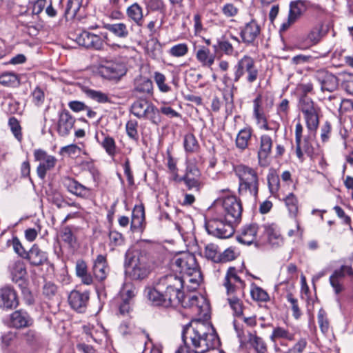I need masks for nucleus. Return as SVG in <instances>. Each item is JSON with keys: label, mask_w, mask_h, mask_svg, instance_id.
<instances>
[{"label": "nucleus", "mask_w": 353, "mask_h": 353, "mask_svg": "<svg viewBox=\"0 0 353 353\" xmlns=\"http://www.w3.org/2000/svg\"><path fill=\"white\" fill-rule=\"evenodd\" d=\"M268 183L270 191L272 194L277 192L279 188V176L270 174L268 176Z\"/></svg>", "instance_id": "e2e57ef3"}, {"label": "nucleus", "mask_w": 353, "mask_h": 353, "mask_svg": "<svg viewBox=\"0 0 353 353\" xmlns=\"http://www.w3.org/2000/svg\"><path fill=\"white\" fill-rule=\"evenodd\" d=\"M155 107L145 99L136 101L131 107L132 113L138 118L153 119Z\"/></svg>", "instance_id": "2eb2a0df"}, {"label": "nucleus", "mask_w": 353, "mask_h": 353, "mask_svg": "<svg viewBox=\"0 0 353 353\" xmlns=\"http://www.w3.org/2000/svg\"><path fill=\"white\" fill-rule=\"evenodd\" d=\"M170 268L173 272L184 275L199 267L192 253L182 252L173 256L170 262Z\"/></svg>", "instance_id": "0eeeda50"}, {"label": "nucleus", "mask_w": 353, "mask_h": 353, "mask_svg": "<svg viewBox=\"0 0 353 353\" xmlns=\"http://www.w3.org/2000/svg\"><path fill=\"white\" fill-rule=\"evenodd\" d=\"M183 145L187 152H196L199 149V144L192 134H188L185 136Z\"/></svg>", "instance_id": "c03bdc74"}, {"label": "nucleus", "mask_w": 353, "mask_h": 353, "mask_svg": "<svg viewBox=\"0 0 353 353\" xmlns=\"http://www.w3.org/2000/svg\"><path fill=\"white\" fill-rule=\"evenodd\" d=\"M195 56L197 61L204 67L210 68L214 63L215 55L205 46H200Z\"/></svg>", "instance_id": "7c9ffc66"}, {"label": "nucleus", "mask_w": 353, "mask_h": 353, "mask_svg": "<svg viewBox=\"0 0 353 353\" xmlns=\"http://www.w3.org/2000/svg\"><path fill=\"white\" fill-rule=\"evenodd\" d=\"M12 280L14 282H18L22 280L26 275V269L24 263L21 261H17L12 263L10 266Z\"/></svg>", "instance_id": "58836bf2"}, {"label": "nucleus", "mask_w": 353, "mask_h": 353, "mask_svg": "<svg viewBox=\"0 0 353 353\" xmlns=\"http://www.w3.org/2000/svg\"><path fill=\"white\" fill-rule=\"evenodd\" d=\"M188 46L186 43H182L172 46L168 53L174 57H181L186 55L188 52Z\"/></svg>", "instance_id": "8fccbe9b"}, {"label": "nucleus", "mask_w": 353, "mask_h": 353, "mask_svg": "<svg viewBox=\"0 0 353 353\" xmlns=\"http://www.w3.org/2000/svg\"><path fill=\"white\" fill-rule=\"evenodd\" d=\"M103 28L120 39H125L130 34L127 25L122 22L114 23H104Z\"/></svg>", "instance_id": "2f4dec72"}, {"label": "nucleus", "mask_w": 353, "mask_h": 353, "mask_svg": "<svg viewBox=\"0 0 353 353\" xmlns=\"http://www.w3.org/2000/svg\"><path fill=\"white\" fill-rule=\"evenodd\" d=\"M254 60L249 56H243L234 67L233 81L237 83L248 70L255 67Z\"/></svg>", "instance_id": "aec40b11"}, {"label": "nucleus", "mask_w": 353, "mask_h": 353, "mask_svg": "<svg viewBox=\"0 0 353 353\" xmlns=\"http://www.w3.org/2000/svg\"><path fill=\"white\" fill-rule=\"evenodd\" d=\"M223 14L226 17H233L237 15L239 9L232 3H226L221 8Z\"/></svg>", "instance_id": "0e129e2a"}, {"label": "nucleus", "mask_w": 353, "mask_h": 353, "mask_svg": "<svg viewBox=\"0 0 353 353\" xmlns=\"http://www.w3.org/2000/svg\"><path fill=\"white\" fill-rule=\"evenodd\" d=\"M84 92L87 97L99 103H106L110 101L108 94L101 91L87 88L84 90Z\"/></svg>", "instance_id": "de8ad7c7"}, {"label": "nucleus", "mask_w": 353, "mask_h": 353, "mask_svg": "<svg viewBox=\"0 0 353 353\" xmlns=\"http://www.w3.org/2000/svg\"><path fill=\"white\" fill-rule=\"evenodd\" d=\"M134 88L139 92L149 94L153 90L152 81L150 79L140 75L134 79Z\"/></svg>", "instance_id": "4c0bfd02"}, {"label": "nucleus", "mask_w": 353, "mask_h": 353, "mask_svg": "<svg viewBox=\"0 0 353 353\" xmlns=\"http://www.w3.org/2000/svg\"><path fill=\"white\" fill-rule=\"evenodd\" d=\"M257 232V225H248L242 229L241 234L237 237V239L240 243L243 244L251 245L256 241Z\"/></svg>", "instance_id": "bb28decb"}, {"label": "nucleus", "mask_w": 353, "mask_h": 353, "mask_svg": "<svg viewBox=\"0 0 353 353\" xmlns=\"http://www.w3.org/2000/svg\"><path fill=\"white\" fill-rule=\"evenodd\" d=\"M261 28L256 21L252 20L245 23L241 30V37L244 43H252L258 37Z\"/></svg>", "instance_id": "412c9836"}, {"label": "nucleus", "mask_w": 353, "mask_h": 353, "mask_svg": "<svg viewBox=\"0 0 353 353\" xmlns=\"http://www.w3.org/2000/svg\"><path fill=\"white\" fill-rule=\"evenodd\" d=\"M203 255L206 259L214 263H221L219 248L214 243L205 245Z\"/></svg>", "instance_id": "a19ab883"}, {"label": "nucleus", "mask_w": 353, "mask_h": 353, "mask_svg": "<svg viewBox=\"0 0 353 353\" xmlns=\"http://www.w3.org/2000/svg\"><path fill=\"white\" fill-rule=\"evenodd\" d=\"M84 332L90 336L94 342L100 343L105 336V330L103 325L97 323L96 324L88 323L83 326Z\"/></svg>", "instance_id": "a878e982"}, {"label": "nucleus", "mask_w": 353, "mask_h": 353, "mask_svg": "<svg viewBox=\"0 0 353 353\" xmlns=\"http://www.w3.org/2000/svg\"><path fill=\"white\" fill-rule=\"evenodd\" d=\"M200 171L194 165H188L183 181L189 190L195 189L199 191L201 183L200 181Z\"/></svg>", "instance_id": "4be33fe9"}, {"label": "nucleus", "mask_w": 353, "mask_h": 353, "mask_svg": "<svg viewBox=\"0 0 353 353\" xmlns=\"http://www.w3.org/2000/svg\"><path fill=\"white\" fill-rule=\"evenodd\" d=\"M273 145V140L272 137L264 134L260 137V145L258 151V159L259 164L265 165L267 163V159L272 152Z\"/></svg>", "instance_id": "6ab92c4d"}, {"label": "nucleus", "mask_w": 353, "mask_h": 353, "mask_svg": "<svg viewBox=\"0 0 353 353\" xmlns=\"http://www.w3.org/2000/svg\"><path fill=\"white\" fill-rule=\"evenodd\" d=\"M110 245L111 246H119L124 242L123 235L114 230L110 231L109 233Z\"/></svg>", "instance_id": "052dcab7"}, {"label": "nucleus", "mask_w": 353, "mask_h": 353, "mask_svg": "<svg viewBox=\"0 0 353 353\" xmlns=\"http://www.w3.org/2000/svg\"><path fill=\"white\" fill-rule=\"evenodd\" d=\"M310 138L311 135L306 137L303 139L301 138V139L299 140V141H295L296 154L299 159H300L301 161H303L304 154L311 155L313 152L312 146L310 141Z\"/></svg>", "instance_id": "72a5a7b5"}, {"label": "nucleus", "mask_w": 353, "mask_h": 353, "mask_svg": "<svg viewBox=\"0 0 353 353\" xmlns=\"http://www.w3.org/2000/svg\"><path fill=\"white\" fill-rule=\"evenodd\" d=\"M108 268L106 263V258L103 255H98L93 265V273L97 279L104 280L108 274Z\"/></svg>", "instance_id": "c756f323"}, {"label": "nucleus", "mask_w": 353, "mask_h": 353, "mask_svg": "<svg viewBox=\"0 0 353 353\" xmlns=\"http://www.w3.org/2000/svg\"><path fill=\"white\" fill-rule=\"evenodd\" d=\"M33 319L24 310H15L10 314L8 326L14 329L29 327L33 324Z\"/></svg>", "instance_id": "f8f14e48"}, {"label": "nucleus", "mask_w": 353, "mask_h": 353, "mask_svg": "<svg viewBox=\"0 0 353 353\" xmlns=\"http://www.w3.org/2000/svg\"><path fill=\"white\" fill-rule=\"evenodd\" d=\"M99 73L110 80L119 79L125 74L126 68L121 63L110 62L99 68Z\"/></svg>", "instance_id": "f3484780"}, {"label": "nucleus", "mask_w": 353, "mask_h": 353, "mask_svg": "<svg viewBox=\"0 0 353 353\" xmlns=\"http://www.w3.org/2000/svg\"><path fill=\"white\" fill-rule=\"evenodd\" d=\"M249 343L255 349L257 353H265L267 347L263 340L254 334H249Z\"/></svg>", "instance_id": "49530a36"}, {"label": "nucleus", "mask_w": 353, "mask_h": 353, "mask_svg": "<svg viewBox=\"0 0 353 353\" xmlns=\"http://www.w3.org/2000/svg\"><path fill=\"white\" fill-rule=\"evenodd\" d=\"M0 83L6 86H15L19 83V80L13 73H4L0 76Z\"/></svg>", "instance_id": "5fc2aeb1"}, {"label": "nucleus", "mask_w": 353, "mask_h": 353, "mask_svg": "<svg viewBox=\"0 0 353 353\" xmlns=\"http://www.w3.org/2000/svg\"><path fill=\"white\" fill-rule=\"evenodd\" d=\"M314 79L321 85L322 92H332L338 88L339 81L336 76L324 69L316 70L314 74Z\"/></svg>", "instance_id": "9d476101"}, {"label": "nucleus", "mask_w": 353, "mask_h": 353, "mask_svg": "<svg viewBox=\"0 0 353 353\" xmlns=\"http://www.w3.org/2000/svg\"><path fill=\"white\" fill-rule=\"evenodd\" d=\"M319 111H316L304 115L307 128L311 132H315L318 128L319 123Z\"/></svg>", "instance_id": "a18cd8bd"}, {"label": "nucleus", "mask_w": 353, "mask_h": 353, "mask_svg": "<svg viewBox=\"0 0 353 353\" xmlns=\"http://www.w3.org/2000/svg\"><path fill=\"white\" fill-rule=\"evenodd\" d=\"M128 263L126 272L134 280H143L150 273L152 261L149 255L138 250H129L125 253Z\"/></svg>", "instance_id": "7ed1b4c3"}, {"label": "nucleus", "mask_w": 353, "mask_h": 353, "mask_svg": "<svg viewBox=\"0 0 353 353\" xmlns=\"http://www.w3.org/2000/svg\"><path fill=\"white\" fill-rule=\"evenodd\" d=\"M223 285L227 292L228 302L233 310L234 315L243 314V302L240 299L242 295L243 281L236 275L234 268H230L225 274Z\"/></svg>", "instance_id": "20e7f679"}, {"label": "nucleus", "mask_w": 353, "mask_h": 353, "mask_svg": "<svg viewBox=\"0 0 353 353\" xmlns=\"http://www.w3.org/2000/svg\"><path fill=\"white\" fill-rule=\"evenodd\" d=\"M101 145L105 152L110 157H114L116 154V144L113 138L106 136L101 142Z\"/></svg>", "instance_id": "603ef678"}, {"label": "nucleus", "mask_w": 353, "mask_h": 353, "mask_svg": "<svg viewBox=\"0 0 353 353\" xmlns=\"http://www.w3.org/2000/svg\"><path fill=\"white\" fill-rule=\"evenodd\" d=\"M75 119L66 110H63L59 113L56 130L61 137H67L74 128Z\"/></svg>", "instance_id": "4468645a"}, {"label": "nucleus", "mask_w": 353, "mask_h": 353, "mask_svg": "<svg viewBox=\"0 0 353 353\" xmlns=\"http://www.w3.org/2000/svg\"><path fill=\"white\" fill-rule=\"evenodd\" d=\"M63 184L70 193L76 196L87 197L90 194V190L88 188L79 183L72 178H63Z\"/></svg>", "instance_id": "b1692460"}, {"label": "nucleus", "mask_w": 353, "mask_h": 353, "mask_svg": "<svg viewBox=\"0 0 353 353\" xmlns=\"http://www.w3.org/2000/svg\"><path fill=\"white\" fill-rule=\"evenodd\" d=\"M57 292V287L55 284L51 282L45 283L43 288V293L45 296L51 298L54 296Z\"/></svg>", "instance_id": "774afa93"}, {"label": "nucleus", "mask_w": 353, "mask_h": 353, "mask_svg": "<svg viewBox=\"0 0 353 353\" xmlns=\"http://www.w3.org/2000/svg\"><path fill=\"white\" fill-rule=\"evenodd\" d=\"M154 80L161 92L166 93L171 90L170 86L165 83L166 78L163 74L155 72L154 73Z\"/></svg>", "instance_id": "09e8293b"}, {"label": "nucleus", "mask_w": 353, "mask_h": 353, "mask_svg": "<svg viewBox=\"0 0 353 353\" xmlns=\"http://www.w3.org/2000/svg\"><path fill=\"white\" fill-rule=\"evenodd\" d=\"M234 222L226 221L223 218H212L205 223V228L208 234L220 239L230 237L234 232Z\"/></svg>", "instance_id": "6e6552de"}, {"label": "nucleus", "mask_w": 353, "mask_h": 353, "mask_svg": "<svg viewBox=\"0 0 353 353\" xmlns=\"http://www.w3.org/2000/svg\"><path fill=\"white\" fill-rule=\"evenodd\" d=\"M105 44L114 50L121 47L119 44L110 43L106 32H101L100 34L92 33L89 49L101 50L104 49Z\"/></svg>", "instance_id": "5701e85b"}, {"label": "nucleus", "mask_w": 353, "mask_h": 353, "mask_svg": "<svg viewBox=\"0 0 353 353\" xmlns=\"http://www.w3.org/2000/svg\"><path fill=\"white\" fill-rule=\"evenodd\" d=\"M306 6L305 3L301 0L293 1L290 5V11L288 19L281 26L280 30H287L294 24L305 12Z\"/></svg>", "instance_id": "ddd939ff"}, {"label": "nucleus", "mask_w": 353, "mask_h": 353, "mask_svg": "<svg viewBox=\"0 0 353 353\" xmlns=\"http://www.w3.org/2000/svg\"><path fill=\"white\" fill-rule=\"evenodd\" d=\"M318 323L323 333H326L329 329V322L326 317V313L323 310H320L317 315Z\"/></svg>", "instance_id": "bf43d9fd"}, {"label": "nucleus", "mask_w": 353, "mask_h": 353, "mask_svg": "<svg viewBox=\"0 0 353 353\" xmlns=\"http://www.w3.org/2000/svg\"><path fill=\"white\" fill-rule=\"evenodd\" d=\"M34 157L36 161H41L37 168V172L39 178L43 179L47 172L55 166L57 159L41 149L34 150Z\"/></svg>", "instance_id": "1a4fd4ad"}, {"label": "nucleus", "mask_w": 353, "mask_h": 353, "mask_svg": "<svg viewBox=\"0 0 353 353\" xmlns=\"http://www.w3.org/2000/svg\"><path fill=\"white\" fill-rule=\"evenodd\" d=\"M127 16L138 26H141L143 21V13L141 6L134 3L126 10Z\"/></svg>", "instance_id": "e433bc0d"}, {"label": "nucleus", "mask_w": 353, "mask_h": 353, "mask_svg": "<svg viewBox=\"0 0 353 353\" xmlns=\"http://www.w3.org/2000/svg\"><path fill=\"white\" fill-rule=\"evenodd\" d=\"M235 175L239 181V192L256 198L259 192V176L255 169L244 164L234 167Z\"/></svg>", "instance_id": "39448f33"}, {"label": "nucleus", "mask_w": 353, "mask_h": 353, "mask_svg": "<svg viewBox=\"0 0 353 353\" xmlns=\"http://www.w3.org/2000/svg\"><path fill=\"white\" fill-rule=\"evenodd\" d=\"M345 274L353 276V270L351 266L341 265L340 268L335 270L330 276V283L336 294L344 290L341 279L345 277Z\"/></svg>", "instance_id": "dca6fc26"}, {"label": "nucleus", "mask_w": 353, "mask_h": 353, "mask_svg": "<svg viewBox=\"0 0 353 353\" xmlns=\"http://www.w3.org/2000/svg\"><path fill=\"white\" fill-rule=\"evenodd\" d=\"M8 123L16 139L18 141H21L22 139V134L21 132V126L17 119L14 117H12L9 119Z\"/></svg>", "instance_id": "680f3d73"}, {"label": "nucleus", "mask_w": 353, "mask_h": 353, "mask_svg": "<svg viewBox=\"0 0 353 353\" xmlns=\"http://www.w3.org/2000/svg\"><path fill=\"white\" fill-rule=\"evenodd\" d=\"M252 134V129L250 127H245L241 129L237 134L235 143L237 148L244 150L248 147L249 141Z\"/></svg>", "instance_id": "c9c22d12"}, {"label": "nucleus", "mask_w": 353, "mask_h": 353, "mask_svg": "<svg viewBox=\"0 0 353 353\" xmlns=\"http://www.w3.org/2000/svg\"><path fill=\"white\" fill-rule=\"evenodd\" d=\"M250 294L252 299L258 301H266L269 298L268 293L256 285L252 287Z\"/></svg>", "instance_id": "864d4df0"}, {"label": "nucleus", "mask_w": 353, "mask_h": 353, "mask_svg": "<svg viewBox=\"0 0 353 353\" xmlns=\"http://www.w3.org/2000/svg\"><path fill=\"white\" fill-rule=\"evenodd\" d=\"M19 305L17 292L13 287L6 285L0 288V309L9 310Z\"/></svg>", "instance_id": "9b49d317"}, {"label": "nucleus", "mask_w": 353, "mask_h": 353, "mask_svg": "<svg viewBox=\"0 0 353 353\" xmlns=\"http://www.w3.org/2000/svg\"><path fill=\"white\" fill-rule=\"evenodd\" d=\"M253 117L256 120V123L261 130L273 131L275 137H276V133L280 128V123L278 121H271L268 123L264 112L254 113Z\"/></svg>", "instance_id": "393cba45"}, {"label": "nucleus", "mask_w": 353, "mask_h": 353, "mask_svg": "<svg viewBox=\"0 0 353 353\" xmlns=\"http://www.w3.org/2000/svg\"><path fill=\"white\" fill-rule=\"evenodd\" d=\"M265 232L272 246L279 247L283 244V238L276 225L272 224L265 226Z\"/></svg>", "instance_id": "f704fd0d"}, {"label": "nucleus", "mask_w": 353, "mask_h": 353, "mask_svg": "<svg viewBox=\"0 0 353 353\" xmlns=\"http://www.w3.org/2000/svg\"><path fill=\"white\" fill-rule=\"evenodd\" d=\"M202 280L199 268L181 276L170 274L161 277L154 286L146 287L144 294L153 305L170 307L181 304L201 318L207 319L210 314L207 299L201 294L184 296L181 291L184 283L189 290H195Z\"/></svg>", "instance_id": "f257e3e1"}, {"label": "nucleus", "mask_w": 353, "mask_h": 353, "mask_svg": "<svg viewBox=\"0 0 353 353\" xmlns=\"http://www.w3.org/2000/svg\"><path fill=\"white\" fill-rule=\"evenodd\" d=\"M89 293L88 292H81L78 290H72L68 296V301L70 306L79 312H83L88 303Z\"/></svg>", "instance_id": "a211bd4d"}, {"label": "nucleus", "mask_w": 353, "mask_h": 353, "mask_svg": "<svg viewBox=\"0 0 353 353\" xmlns=\"http://www.w3.org/2000/svg\"><path fill=\"white\" fill-rule=\"evenodd\" d=\"M213 206L216 209H223L226 221L236 223L241 216V203L235 196L228 195L223 198H217L214 201Z\"/></svg>", "instance_id": "423d86ee"}, {"label": "nucleus", "mask_w": 353, "mask_h": 353, "mask_svg": "<svg viewBox=\"0 0 353 353\" xmlns=\"http://www.w3.org/2000/svg\"><path fill=\"white\" fill-rule=\"evenodd\" d=\"M285 206L289 212L290 216L296 218L299 212L298 200L294 194H289L284 199Z\"/></svg>", "instance_id": "79ce46f5"}, {"label": "nucleus", "mask_w": 353, "mask_h": 353, "mask_svg": "<svg viewBox=\"0 0 353 353\" xmlns=\"http://www.w3.org/2000/svg\"><path fill=\"white\" fill-rule=\"evenodd\" d=\"M322 37L321 26L313 28L306 37L303 39L301 48H308L310 46L316 45L320 41Z\"/></svg>", "instance_id": "473e14b6"}, {"label": "nucleus", "mask_w": 353, "mask_h": 353, "mask_svg": "<svg viewBox=\"0 0 353 353\" xmlns=\"http://www.w3.org/2000/svg\"><path fill=\"white\" fill-rule=\"evenodd\" d=\"M145 220V211L142 205H135L132 213L131 230L138 231L141 230Z\"/></svg>", "instance_id": "c85d7f7f"}, {"label": "nucleus", "mask_w": 353, "mask_h": 353, "mask_svg": "<svg viewBox=\"0 0 353 353\" xmlns=\"http://www.w3.org/2000/svg\"><path fill=\"white\" fill-rule=\"evenodd\" d=\"M286 339L288 341L294 340V334L290 333L288 330L281 327H276L273 329L272 333L270 335V339L273 342H276L278 339Z\"/></svg>", "instance_id": "37998d69"}, {"label": "nucleus", "mask_w": 353, "mask_h": 353, "mask_svg": "<svg viewBox=\"0 0 353 353\" xmlns=\"http://www.w3.org/2000/svg\"><path fill=\"white\" fill-rule=\"evenodd\" d=\"M289 110V101L286 99H283L277 107V114L280 119L283 120L287 117Z\"/></svg>", "instance_id": "338daca9"}, {"label": "nucleus", "mask_w": 353, "mask_h": 353, "mask_svg": "<svg viewBox=\"0 0 353 353\" xmlns=\"http://www.w3.org/2000/svg\"><path fill=\"white\" fill-rule=\"evenodd\" d=\"M301 108L304 115L310 114V112L319 111V108L307 97H301Z\"/></svg>", "instance_id": "3c124183"}, {"label": "nucleus", "mask_w": 353, "mask_h": 353, "mask_svg": "<svg viewBox=\"0 0 353 353\" xmlns=\"http://www.w3.org/2000/svg\"><path fill=\"white\" fill-rule=\"evenodd\" d=\"M137 293V289L132 283L125 282L119 291V296L122 301L132 302Z\"/></svg>", "instance_id": "ea45409f"}, {"label": "nucleus", "mask_w": 353, "mask_h": 353, "mask_svg": "<svg viewBox=\"0 0 353 353\" xmlns=\"http://www.w3.org/2000/svg\"><path fill=\"white\" fill-rule=\"evenodd\" d=\"M237 253L232 248L226 249L223 253H220L221 262H227L234 260Z\"/></svg>", "instance_id": "69168bd1"}, {"label": "nucleus", "mask_w": 353, "mask_h": 353, "mask_svg": "<svg viewBox=\"0 0 353 353\" xmlns=\"http://www.w3.org/2000/svg\"><path fill=\"white\" fill-rule=\"evenodd\" d=\"M92 33L83 30L75 38V41L81 46L89 48Z\"/></svg>", "instance_id": "4d7b16f0"}, {"label": "nucleus", "mask_w": 353, "mask_h": 353, "mask_svg": "<svg viewBox=\"0 0 353 353\" xmlns=\"http://www.w3.org/2000/svg\"><path fill=\"white\" fill-rule=\"evenodd\" d=\"M185 345L175 353H223L219 350L220 341L212 325L203 321H192L183 330Z\"/></svg>", "instance_id": "f03ea898"}, {"label": "nucleus", "mask_w": 353, "mask_h": 353, "mask_svg": "<svg viewBox=\"0 0 353 353\" xmlns=\"http://www.w3.org/2000/svg\"><path fill=\"white\" fill-rule=\"evenodd\" d=\"M30 263L33 265H40L48 261V254L46 252L41 250L36 244L33 245L26 256Z\"/></svg>", "instance_id": "cd10ccee"}, {"label": "nucleus", "mask_w": 353, "mask_h": 353, "mask_svg": "<svg viewBox=\"0 0 353 353\" xmlns=\"http://www.w3.org/2000/svg\"><path fill=\"white\" fill-rule=\"evenodd\" d=\"M83 0H68L66 7V13L74 17L79 10Z\"/></svg>", "instance_id": "13d9d810"}, {"label": "nucleus", "mask_w": 353, "mask_h": 353, "mask_svg": "<svg viewBox=\"0 0 353 353\" xmlns=\"http://www.w3.org/2000/svg\"><path fill=\"white\" fill-rule=\"evenodd\" d=\"M137 127L138 123L134 120H130L125 125V130L128 136L134 141H138L139 139Z\"/></svg>", "instance_id": "6e6d98bb"}]
</instances>
